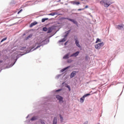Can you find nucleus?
<instances>
[{"label": "nucleus", "instance_id": "nucleus-30", "mask_svg": "<svg viewBox=\"0 0 124 124\" xmlns=\"http://www.w3.org/2000/svg\"><path fill=\"white\" fill-rule=\"evenodd\" d=\"M41 123L42 124H45V123H44V122H43L42 121H41Z\"/></svg>", "mask_w": 124, "mask_h": 124}, {"label": "nucleus", "instance_id": "nucleus-4", "mask_svg": "<svg viewBox=\"0 0 124 124\" xmlns=\"http://www.w3.org/2000/svg\"><path fill=\"white\" fill-rule=\"evenodd\" d=\"M75 41L76 46H77L78 48H82L81 47V46H80V44H79V41H78V38H77V36H75Z\"/></svg>", "mask_w": 124, "mask_h": 124}, {"label": "nucleus", "instance_id": "nucleus-6", "mask_svg": "<svg viewBox=\"0 0 124 124\" xmlns=\"http://www.w3.org/2000/svg\"><path fill=\"white\" fill-rule=\"evenodd\" d=\"M64 19H65L66 20H68L69 21H70V22H72V23H74V24H75V25H77L78 24L77 21H76V20L74 19H72L67 17L64 18Z\"/></svg>", "mask_w": 124, "mask_h": 124}, {"label": "nucleus", "instance_id": "nucleus-9", "mask_svg": "<svg viewBox=\"0 0 124 124\" xmlns=\"http://www.w3.org/2000/svg\"><path fill=\"white\" fill-rule=\"evenodd\" d=\"M124 28V25H121L117 26V29H118V30H123V29Z\"/></svg>", "mask_w": 124, "mask_h": 124}, {"label": "nucleus", "instance_id": "nucleus-28", "mask_svg": "<svg viewBox=\"0 0 124 124\" xmlns=\"http://www.w3.org/2000/svg\"><path fill=\"white\" fill-rule=\"evenodd\" d=\"M78 11H81V10H84V9H78Z\"/></svg>", "mask_w": 124, "mask_h": 124}, {"label": "nucleus", "instance_id": "nucleus-15", "mask_svg": "<svg viewBox=\"0 0 124 124\" xmlns=\"http://www.w3.org/2000/svg\"><path fill=\"white\" fill-rule=\"evenodd\" d=\"M32 37V34H30L28 36H27L26 38V40H28V39H29V38H31V37Z\"/></svg>", "mask_w": 124, "mask_h": 124}, {"label": "nucleus", "instance_id": "nucleus-29", "mask_svg": "<svg viewBox=\"0 0 124 124\" xmlns=\"http://www.w3.org/2000/svg\"><path fill=\"white\" fill-rule=\"evenodd\" d=\"M89 7V6L88 5H86L85 8H84V9H86L87 8H88Z\"/></svg>", "mask_w": 124, "mask_h": 124}, {"label": "nucleus", "instance_id": "nucleus-25", "mask_svg": "<svg viewBox=\"0 0 124 124\" xmlns=\"http://www.w3.org/2000/svg\"><path fill=\"white\" fill-rule=\"evenodd\" d=\"M67 88H68L69 92H70V91L71 90V89H70V86H69V85H67Z\"/></svg>", "mask_w": 124, "mask_h": 124}, {"label": "nucleus", "instance_id": "nucleus-32", "mask_svg": "<svg viewBox=\"0 0 124 124\" xmlns=\"http://www.w3.org/2000/svg\"><path fill=\"white\" fill-rule=\"evenodd\" d=\"M68 35H67V34L64 36L65 37H66V36H67Z\"/></svg>", "mask_w": 124, "mask_h": 124}, {"label": "nucleus", "instance_id": "nucleus-21", "mask_svg": "<svg viewBox=\"0 0 124 124\" xmlns=\"http://www.w3.org/2000/svg\"><path fill=\"white\" fill-rule=\"evenodd\" d=\"M37 119L36 117H33L32 118H31V121H35Z\"/></svg>", "mask_w": 124, "mask_h": 124}, {"label": "nucleus", "instance_id": "nucleus-23", "mask_svg": "<svg viewBox=\"0 0 124 124\" xmlns=\"http://www.w3.org/2000/svg\"><path fill=\"white\" fill-rule=\"evenodd\" d=\"M7 39V38H4L1 40V42H3V41H5V40H6Z\"/></svg>", "mask_w": 124, "mask_h": 124}, {"label": "nucleus", "instance_id": "nucleus-20", "mask_svg": "<svg viewBox=\"0 0 124 124\" xmlns=\"http://www.w3.org/2000/svg\"><path fill=\"white\" fill-rule=\"evenodd\" d=\"M43 31H48V29H47V28H46V27H44V28H43Z\"/></svg>", "mask_w": 124, "mask_h": 124}, {"label": "nucleus", "instance_id": "nucleus-22", "mask_svg": "<svg viewBox=\"0 0 124 124\" xmlns=\"http://www.w3.org/2000/svg\"><path fill=\"white\" fill-rule=\"evenodd\" d=\"M60 117L61 122V123H62L63 121V118H62V115H60Z\"/></svg>", "mask_w": 124, "mask_h": 124}, {"label": "nucleus", "instance_id": "nucleus-33", "mask_svg": "<svg viewBox=\"0 0 124 124\" xmlns=\"http://www.w3.org/2000/svg\"><path fill=\"white\" fill-rule=\"evenodd\" d=\"M2 62V61H0V63H1Z\"/></svg>", "mask_w": 124, "mask_h": 124}, {"label": "nucleus", "instance_id": "nucleus-35", "mask_svg": "<svg viewBox=\"0 0 124 124\" xmlns=\"http://www.w3.org/2000/svg\"><path fill=\"white\" fill-rule=\"evenodd\" d=\"M66 43H67L66 42L65 43V45H66Z\"/></svg>", "mask_w": 124, "mask_h": 124}, {"label": "nucleus", "instance_id": "nucleus-13", "mask_svg": "<svg viewBox=\"0 0 124 124\" xmlns=\"http://www.w3.org/2000/svg\"><path fill=\"white\" fill-rule=\"evenodd\" d=\"M73 4H76V5H79V4H80V2L74 1H73Z\"/></svg>", "mask_w": 124, "mask_h": 124}, {"label": "nucleus", "instance_id": "nucleus-2", "mask_svg": "<svg viewBox=\"0 0 124 124\" xmlns=\"http://www.w3.org/2000/svg\"><path fill=\"white\" fill-rule=\"evenodd\" d=\"M104 46V43H103V42H102V43H100L95 45L94 46V47H95V49H97L98 50H99V49H100L101 48V47H103Z\"/></svg>", "mask_w": 124, "mask_h": 124}, {"label": "nucleus", "instance_id": "nucleus-17", "mask_svg": "<svg viewBox=\"0 0 124 124\" xmlns=\"http://www.w3.org/2000/svg\"><path fill=\"white\" fill-rule=\"evenodd\" d=\"M47 20H48V18H43L42 19V23H44V22H45V21H47Z\"/></svg>", "mask_w": 124, "mask_h": 124}, {"label": "nucleus", "instance_id": "nucleus-19", "mask_svg": "<svg viewBox=\"0 0 124 124\" xmlns=\"http://www.w3.org/2000/svg\"><path fill=\"white\" fill-rule=\"evenodd\" d=\"M98 42H101V40L98 38H97L95 43H98Z\"/></svg>", "mask_w": 124, "mask_h": 124}, {"label": "nucleus", "instance_id": "nucleus-26", "mask_svg": "<svg viewBox=\"0 0 124 124\" xmlns=\"http://www.w3.org/2000/svg\"><path fill=\"white\" fill-rule=\"evenodd\" d=\"M23 11V10H20L18 13L17 14H20V13H21Z\"/></svg>", "mask_w": 124, "mask_h": 124}, {"label": "nucleus", "instance_id": "nucleus-14", "mask_svg": "<svg viewBox=\"0 0 124 124\" xmlns=\"http://www.w3.org/2000/svg\"><path fill=\"white\" fill-rule=\"evenodd\" d=\"M70 66H68L66 67L63 69H62V70H61V72H63L64 71H65V70H66V69H67L68 68H69Z\"/></svg>", "mask_w": 124, "mask_h": 124}, {"label": "nucleus", "instance_id": "nucleus-5", "mask_svg": "<svg viewBox=\"0 0 124 124\" xmlns=\"http://www.w3.org/2000/svg\"><path fill=\"white\" fill-rule=\"evenodd\" d=\"M56 98L59 100V103L60 102H63V101H62V99H63V98L60 95H56Z\"/></svg>", "mask_w": 124, "mask_h": 124}, {"label": "nucleus", "instance_id": "nucleus-31", "mask_svg": "<svg viewBox=\"0 0 124 124\" xmlns=\"http://www.w3.org/2000/svg\"><path fill=\"white\" fill-rule=\"evenodd\" d=\"M61 91H62V89L56 90V92H61Z\"/></svg>", "mask_w": 124, "mask_h": 124}, {"label": "nucleus", "instance_id": "nucleus-24", "mask_svg": "<svg viewBox=\"0 0 124 124\" xmlns=\"http://www.w3.org/2000/svg\"><path fill=\"white\" fill-rule=\"evenodd\" d=\"M69 32H70V30H69L65 32V33L67 35H68V34L69 33Z\"/></svg>", "mask_w": 124, "mask_h": 124}, {"label": "nucleus", "instance_id": "nucleus-12", "mask_svg": "<svg viewBox=\"0 0 124 124\" xmlns=\"http://www.w3.org/2000/svg\"><path fill=\"white\" fill-rule=\"evenodd\" d=\"M57 117H54L53 121V124H57Z\"/></svg>", "mask_w": 124, "mask_h": 124}, {"label": "nucleus", "instance_id": "nucleus-3", "mask_svg": "<svg viewBox=\"0 0 124 124\" xmlns=\"http://www.w3.org/2000/svg\"><path fill=\"white\" fill-rule=\"evenodd\" d=\"M90 93H87L85 95H84L81 98H80V103H83L84 101H85V97H87V96H89V95H90Z\"/></svg>", "mask_w": 124, "mask_h": 124}, {"label": "nucleus", "instance_id": "nucleus-1", "mask_svg": "<svg viewBox=\"0 0 124 124\" xmlns=\"http://www.w3.org/2000/svg\"><path fill=\"white\" fill-rule=\"evenodd\" d=\"M101 4L104 5L105 7H109L113 3L110 0H103L100 1Z\"/></svg>", "mask_w": 124, "mask_h": 124}, {"label": "nucleus", "instance_id": "nucleus-16", "mask_svg": "<svg viewBox=\"0 0 124 124\" xmlns=\"http://www.w3.org/2000/svg\"><path fill=\"white\" fill-rule=\"evenodd\" d=\"M50 32H52V29L51 28H48L47 33H50Z\"/></svg>", "mask_w": 124, "mask_h": 124}, {"label": "nucleus", "instance_id": "nucleus-18", "mask_svg": "<svg viewBox=\"0 0 124 124\" xmlns=\"http://www.w3.org/2000/svg\"><path fill=\"white\" fill-rule=\"evenodd\" d=\"M65 38H63L61 40L59 41V42L61 43L62 42H64L65 41Z\"/></svg>", "mask_w": 124, "mask_h": 124}, {"label": "nucleus", "instance_id": "nucleus-11", "mask_svg": "<svg viewBox=\"0 0 124 124\" xmlns=\"http://www.w3.org/2000/svg\"><path fill=\"white\" fill-rule=\"evenodd\" d=\"M70 54V53H67L63 57V59L66 60V59H68L69 58V55Z\"/></svg>", "mask_w": 124, "mask_h": 124}, {"label": "nucleus", "instance_id": "nucleus-10", "mask_svg": "<svg viewBox=\"0 0 124 124\" xmlns=\"http://www.w3.org/2000/svg\"><path fill=\"white\" fill-rule=\"evenodd\" d=\"M37 22L36 21H34V22H32V23L30 25V28H32L33 26H35V25H37Z\"/></svg>", "mask_w": 124, "mask_h": 124}, {"label": "nucleus", "instance_id": "nucleus-7", "mask_svg": "<svg viewBox=\"0 0 124 124\" xmlns=\"http://www.w3.org/2000/svg\"><path fill=\"white\" fill-rule=\"evenodd\" d=\"M80 53V52L79 51H77L76 52H75V53H73V54L70 55V57H77V56H78V55H79V53Z\"/></svg>", "mask_w": 124, "mask_h": 124}, {"label": "nucleus", "instance_id": "nucleus-27", "mask_svg": "<svg viewBox=\"0 0 124 124\" xmlns=\"http://www.w3.org/2000/svg\"><path fill=\"white\" fill-rule=\"evenodd\" d=\"M49 15H51V16H55V13H51V14H49Z\"/></svg>", "mask_w": 124, "mask_h": 124}, {"label": "nucleus", "instance_id": "nucleus-8", "mask_svg": "<svg viewBox=\"0 0 124 124\" xmlns=\"http://www.w3.org/2000/svg\"><path fill=\"white\" fill-rule=\"evenodd\" d=\"M75 75H76V71H74L72 72V73L70 75V78H73V77H74V76H75Z\"/></svg>", "mask_w": 124, "mask_h": 124}, {"label": "nucleus", "instance_id": "nucleus-34", "mask_svg": "<svg viewBox=\"0 0 124 124\" xmlns=\"http://www.w3.org/2000/svg\"><path fill=\"white\" fill-rule=\"evenodd\" d=\"M39 46H37L35 49H37V48H38Z\"/></svg>", "mask_w": 124, "mask_h": 124}]
</instances>
